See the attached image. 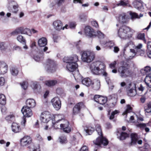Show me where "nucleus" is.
<instances>
[{
  "label": "nucleus",
  "mask_w": 151,
  "mask_h": 151,
  "mask_svg": "<svg viewBox=\"0 0 151 151\" xmlns=\"http://www.w3.org/2000/svg\"><path fill=\"white\" fill-rule=\"evenodd\" d=\"M29 32H30V30L29 29L27 28H24L23 27L22 30V34H26L28 35Z\"/></svg>",
  "instance_id": "864d4df0"
},
{
  "label": "nucleus",
  "mask_w": 151,
  "mask_h": 151,
  "mask_svg": "<svg viewBox=\"0 0 151 151\" xmlns=\"http://www.w3.org/2000/svg\"><path fill=\"white\" fill-rule=\"evenodd\" d=\"M147 48L149 50H151V41H149L147 42Z\"/></svg>",
  "instance_id": "774afa93"
},
{
  "label": "nucleus",
  "mask_w": 151,
  "mask_h": 151,
  "mask_svg": "<svg viewBox=\"0 0 151 151\" xmlns=\"http://www.w3.org/2000/svg\"><path fill=\"white\" fill-rule=\"evenodd\" d=\"M63 60L64 62H66L68 64L70 63L73 61H78V56L76 55H73L72 56L70 57H65L63 59Z\"/></svg>",
  "instance_id": "4468645a"
},
{
  "label": "nucleus",
  "mask_w": 151,
  "mask_h": 151,
  "mask_svg": "<svg viewBox=\"0 0 151 151\" xmlns=\"http://www.w3.org/2000/svg\"><path fill=\"white\" fill-rule=\"evenodd\" d=\"M26 106L31 109L35 107L36 105V102L35 100L32 99H27L26 102Z\"/></svg>",
  "instance_id": "aec40b11"
},
{
  "label": "nucleus",
  "mask_w": 151,
  "mask_h": 151,
  "mask_svg": "<svg viewBox=\"0 0 151 151\" xmlns=\"http://www.w3.org/2000/svg\"><path fill=\"white\" fill-rule=\"evenodd\" d=\"M5 82L4 78L3 77H0V86H3L4 85Z\"/></svg>",
  "instance_id": "052dcab7"
},
{
  "label": "nucleus",
  "mask_w": 151,
  "mask_h": 151,
  "mask_svg": "<svg viewBox=\"0 0 151 151\" xmlns=\"http://www.w3.org/2000/svg\"><path fill=\"white\" fill-rule=\"evenodd\" d=\"M77 62H75L73 61L70 63L67 64L66 65L67 68L70 72L74 71L76 70L78 66V65L76 63Z\"/></svg>",
  "instance_id": "f3484780"
},
{
  "label": "nucleus",
  "mask_w": 151,
  "mask_h": 151,
  "mask_svg": "<svg viewBox=\"0 0 151 151\" xmlns=\"http://www.w3.org/2000/svg\"><path fill=\"white\" fill-rule=\"evenodd\" d=\"M33 58L36 61H38L40 60V57L38 55H34Z\"/></svg>",
  "instance_id": "338daca9"
},
{
  "label": "nucleus",
  "mask_w": 151,
  "mask_h": 151,
  "mask_svg": "<svg viewBox=\"0 0 151 151\" xmlns=\"http://www.w3.org/2000/svg\"><path fill=\"white\" fill-rule=\"evenodd\" d=\"M132 29L129 27L123 25L121 26L118 31V36L121 38L126 39L131 37L132 35Z\"/></svg>",
  "instance_id": "7ed1b4c3"
},
{
  "label": "nucleus",
  "mask_w": 151,
  "mask_h": 151,
  "mask_svg": "<svg viewBox=\"0 0 151 151\" xmlns=\"http://www.w3.org/2000/svg\"><path fill=\"white\" fill-rule=\"evenodd\" d=\"M79 151H89V148L87 146L84 145L81 148Z\"/></svg>",
  "instance_id": "4d7b16f0"
},
{
  "label": "nucleus",
  "mask_w": 151,
  "mask_h": 151,
  "mask_svg": "<svg viewBox=\"0 0 151 151\" xmlns=\"http://www.w3.org/2000/svg\"><path fill=\"white\" fill-rule=\"evenodd\" d=\"M61 124L58 122H56L54 123L52 122V126L55 129H60Z\"/></svg>",
  "instance_id": "a18cd8bd"
},
{
  "label": "nucleus",
  "mask_w": 151,
  "mask_h": 151,
  "mask_svg": "<svg viewBox=\"0 0 151 151\" xmlns=\"http://www.w3.org/2000/svg\"><path fill=\"white\" fill-rule=\"evenodd\" d=\"M10 71L12 75L14 76H17L19 73L17 68L15 67H12L10 68Z\"/></svg>",
  "instance_id": "f704fd0d"
},
{
  "label": "nucleus",
  "mask_w": 151,
  "mask_h": 151,
  "mask_svg": "<svg viewBox=\"0 0 151 151\" xmlns=\"http://www.w3.org/2000/svg\"><path fill=\"white\" fill-rule=\"evenodd\" d=\"M20 85L22 88L24 90H26L27 88V83L26 81H24L21 83Z\"/></svg>",
  "instance_id": "603ef678"
},
{
  "label": "nucleus",
  "mask_w": 151,
  "mask_h": 151,
  "mask_svg": "<svg viewBox=\"0 0 151 151\" xmlns=\"http://www.w3.org/2000/svg\"><path fill=\"white\" fill-rule=\"evenodd\" d=\"M128 95L130 96L134 97L136 94V90L133 89H130L128 92Z\"/></svg>",
  "instance_id": "37998d69"
},
{
  "label": "nucleus",
  "mask_w": 151,
  "mask_h": 151,
  "mask_svg": "<svg viewBox=\"0 0 151 151\" xmlns=\"http://www.w3.org/2000/svg\"><path fill=\"white\" fill-rule=\"evenodd\" d=\"M143 2L141 0H136L133 2L134 7L138 9H141L143 6Z\"/></svg>",
  "instance_id": "393cba45"
},
{
  "label": "nucleus",
  "mask_w": 151,
  "mask_h": 151,
  "mask_svg": "<svg viewBox=\"0 0 151 151\" xmlns=\"http://www.w3.org/2000/svg\"><path fill=\"white\" fill-rule=\"evenodd\" d=\"M0 67L1 68L0 74H4L7 72L8 66L4 62L0 61Z\"/></svg>",
  "instance_id": "412c9836"
},
{
  "label": "nucleus",
  "mask_w": 151,
  "mask_h": 151,
  "mask_svg": "<svg viewBox=\"0 0 151 151\" xmlns=\"http://www.w3.org/2000/svg\"><path fill=\"white\" fill-rule=\"evenodd\" d=\"M86 107L84 103L82 102H80L75 104L72 109V114L75 116L81 113L83 109Z\"/></svg>",
  "instance_id": "423d86ee"
},
{
  "label": "nucleus",
  "mask_w": 151,
  "mask_h": 151,
  "mask_svg": "<svg viewBox=\"0 0 151 151\" xmlns=\"http://www.w3.org/2000/svg\"><path fill=\"white\" fill-rule=\"evenodd\" d=\"M87 17L84 14H82L79 16V18L81 20L85 21Z\"/></svg>",
  "instance_id": "680f3d73"
},
{
  "label": "nucleus",
  "mask_w": 151,
  "mask_h": 151,
  "mask_svg": "<svg viewBox=\"0 0 151 151\" xmlns=\"http://www.w3.org/2000/svg\"><path fill=\"white\" fill-rule=\"evenodd\" d=\"M57 83V81L56 80H47L45 82V84L48 86H52Z\"/></svg>",
  "instance_id": "c756f323"
},
{
  "label": "nucleus",
  "mask_w": 151,
  "mask_h": 151,
  "mask_svg": "<svg viewBox=\"0 0 151 151\" xmlns=\"http://www.w3.org/2000/svg\"><path fill=\"white\" fill-rule=\"evenodd\" d=\"M6 103V99L5 96L3 94H0V104L4 105Z\"/></svg>",
  "instance_id": "4c0bfd02"
},
{
  "label": "nucleus",
  "mask_w": 151,
  "mask_h": 151,
  "mask_svg": "<svg viewBox=\"0 0 151 151\" xmlns=\"http://www.w3.org/2000/svg\"><path fill=\"white\" fill-rule=\"evenodd\" d=\"M18 7L19 6L18 4L14 5L13 6V9H12L10 6H9L8 7V9L10 12L16 13L18 11Z\"/></svg>",
  "instance_id": "473e14b6"
},
{
  "label": "nucleus",
  "mask_w": 151,
  "mask_h": 151,
  "mask_svg": "<svg viewBox=\"0 0 151 151\" xmlns=\"http://www.w3.org/2000/svg\"><path fill=\"white\" fill-rule=\"evenodd\" d=\"M76 25V23L75 22H71L69 24V26L70 28H75Z\"/></svg>",
  "instance_id": "0e129e2a"
},
{
  "label": "nucleus",
  "mask_w": 151,
  "mask_h": 151,
  "mask_svg": "<svg viewBox=\"0 0 151 151\" xmlns=\"http://www.w3.org/2000/svg\"><path fill=\"white\" fill-rule=\"evenodd\" d=\"M47 43V40L45 37H42L39 40L38 44L40 47H45Z\"/></svg>",
  "instance_id": "cd10ccee"
},
{
  "label": "nucleus",
  "mask_w": 151,
  "mask_h": 151,
  "mask_svg": "<svg viewBox=\"0 0 151 151\" xmlns=\"http://www.w3.org/2000/svg\"><path fill=\"white\" fill-rule=\"evenodd\" d=\"M90 86L92 89L94 90L98 91L99 90L101 86L100 81L96 79L94 80Z\"/></svg>",
  "instance_id": "2eb2a0df"
},
{
  "label": "nucleus",
  "mask_w": 151,
  "mask_h": 151,
  "mask_svg": "<svg viewBox=\"0 0 151 151\" xmlns=\"http://www.w3.org/2000/svg\"><path fill=\"white\" fill-rule=\"evenodd\" d=\"M3 105L1 107V110L2 114L5 115L7 113V109L4 105Z\"/></svg>",
  "instance_id": "09e8293b"
},
{
  "label": "nucleus",
  "mask_w": 151,
  "mask_h": 151,
  "mask_svg": "<svg viewBox=\"0 0 151 151\" xmlns=\"http://www.w3.org/2000/svg\"><path fill=\"white\" fill-rule=\"evenodd\" d=\"M12 131L15 133H19L21 132L22 129L19 123L13 122L11 125Z\"/></svg>",
  "instance_id": "dca6fc26"
},
{
  "label": "nucleus",
  "mask_w": 151,
  "mask_h": 151,
  "mask_svg": "<svg viewBox=\"0 0 151 151\" xmlns=\"http://www.w3.org/2000/svg\"><path fill=\"white\" fill-rule=\"evenodd\" d=\"M47 70L48 72H55L57 68L56 62L53 60L48 59L47 61Z\"/></svg>",
  "instance_id": "0eeeda50"
},
{
  "label": "nucleus",
  "mask_w": 151,
  "mask_h": 151,
  "mask_svg": "<svg viewBox=\"0 0 151 151\" xmlns=\"http://www.w3.org/2000/svg\"><path fill=\"white\" fill-rule=\"evenodd\" d=\"M120 112L119 110H115L113 111L111 113V115L110 116L109 119L110 120H112L114 119L115 116H116V115H118L119 113Z\"/></svg>",
  "instance_id": "79ce46f5"
},
{
  "label": "nucleus",
  "mask_w": 151,
  "mask_h": 151,
  "mask_svg": "<svg viewBox=\"0 0 151 151\" xmlns=\"http://www.w3.org/2000/svg\"><path fill=\"white\" fill-rule=\"evenodd\" d=\"M118 133L120 134L119 136H118V138L121 140H125L129 137V134L127 132H122L119 133L118 131Z\"/></svg>",
  "instance_id": "b1692460"
},
{
  "label": "nucleus",
  "mask_w": 151,
  "mask_h": 151,
  "mask_svg": "<svg viewBox=\"0 0 151 151\" xmlns=\"http://www.w3.org/2000/svg\"><path fill=\"white\" fill-rule=\"evenodd\" d=\"M95 128L96 131L98 134L100 136L93 141L94 145L97 146V149L95 148L94 149V150L95 151H97V149L99 147H100L101 145L105 146H106L108 144L109 142L106 138L103 137L100 125L99 124H96V125Z\"/></svg>",
  "instance_id": "f03ea898"
},
{
  "label": "nucleus",
  "mask_w": 151,
  "mask_h": 151,
  "mask_svg": "<svg viewBox=\"0 0 151 151\" xmlns=\"http://www.w3.org/2000/svg\"><path fill=\"white\" fill-rule=\"evenodd\" d=\"M134 45V43L132 41H129L125 45L124 47V50H125L128 47L130 46H132Z\"/></svg>",
  "instance_id": "5fc2aeb1"
},
{
  "label": "nucleus",
  "mask_w": 151,
  "mask_h": 151,
  "mask_svg": "<svg viewBox=\"0 0 151 151\" xmlns=\"http://www.w3.org/2000/svg\"><path fill=\"white\" fill-rule=\"evenodd\" d=\"M84 130L86 132L88 135H91L94 131L95 129L94 127L88 125H86L84 127Z\"/></svg>",
  "instance_id": "a878e982"
},
{
  "label": "nucleus",
  "mask_w": 151,
  "mask_h": 151,
  "mask_svg": "<svg viewBox=\"0 0 151 151\" xmlns=\"http://www.w3.org/2000/svg\"><path fill=\"white\" fill-rule=\"evenodd\" d=\"M122 65L118 69V72L121 77L126 78L130 76L132 74V71L129 68V64L126 62L123 61Z\"/></svg>",
  "instance_id": "20e7f679"
},
{
  "label": "nucleus",
  "mask_w": 151,
  "mask_h": 151,
  "mask_svg": "<svg viewBox=\"0 0 151 151\" xmlns=\"http://www.w3.org/2000/svg\"><path fill=\"white\" fill-rule=\"evenodd\" d=\"M151 70V68L150 67L147 66L144 68L143 70H142L141 71V73L144 75L147 74Z\"/></svg>",
  "instance_id": "a19ab883"
},
{
  "label": "nucleus",
  "mask_w": 151,
  "mask_h": 151,
  "mask_svg": "<svg viewBox=\"0 0 151 151\" xmlns=\"http://www.w3.org/2000/svg\"><path fill=\"white\" fill-rule=\"evenodd\" d=\"M51 102L53 107L56 110H58L61 108V101L59 97H54L51 100Z\"/></svg>",
  "instance_id": "9b49d317"
},
{
  "label": "nucleus",
  "mask_w": 151,
  "mask_h": 151,
  "mask_svg": "<svg viewBox=\"0 0 151 151\" xmlns=\"http://www.w3.org/2000/svg\"><path fill=\"white\" fill-rule=\"evenodd\" d=\"M17 40L23 45L26 43V40L23 36L21 35H19L17 37Z\"/></svg>",
  "instance_id": "58836bf2"
},
{
  "label": "nucleus",
  "mask_w": 151,
  "mask_h": 151,
  "mask_svg": "<svg viewBox=\"0 0 151 151\" xmlns=\"http://www.w3.org/2000/svg\"><path fill=\"white\" fill-rule=\"evenodd\" d=\"M145 34L144 33H139L137 34V38L139 40H142L144 42L146 43V41L145 37Z\"/></svg>",
  "instance_id": "e433bc0d"
},
{
  "label": "nucleus",
  "mask_w": 151,
  "mask_h": 151,
  "mask_svg": "<svg viewBox=\"0 0 151 151\" xmlns=\"http://www.w3.org/2000/svg\"><path fill=\"white\" fill-rule=\"evenodd\" d=\"M85 35L90 37H96V35L95 34L94 30L89 26H86L84 29Z\"/></svg>",
  "instance_id": "9d476101"
},
{
  "label": "nucleus",
  "mask_w": 151,
  "mask_h": 151,
  "mask_svg": "<svg viewBox=\"0 0 151 151\" xmlns=\"http://www.w3.org/2000/svg\"><path fill=\"white\" fill-rule=\"evenodd\" d=\"M145 123H140L137 125V126L139 127L141 130H143L145 129V130L146 132H148L149 131V129L148 127H146L147 124Z\"/></svg>",
  "instance_id": "2f4dec72"
},
{
  "label": "nucleus",
  "mask_w": 151,
  "mask_h": 151,
  "mask_svg": "<svg viewBox=\"0 0 151 151\" xmlns=\"http://www.w3.org/2000/svg\"><path fill=\"white\" fill-rule=\"evenodd\" d=\"M18 34H22V32L23 30V27H20L17 28L16 29Z\"/></svg>",
  "instance_id": "e2e57ef3"
},
{
  "label": "nucleus",
  "mask_w": 151,
  "mask_h": 151,
  "mask_svg": "<svg viewBox=\"0 0 151 151\" xmlns=\"http://www.w3.org/2000/svg\"><path fill=\"white\" fill-rule=\"evenodd\" d=\"M116 62L115 61H114L113 62L109 64V67L111 69L115 68L116 67Z\"/></svg>",
  "instance_id": "6e6d98bb"
},
{
  "label": "nucleus",
  "mask_w": 151,
  "mask_h": 151,
  "mask_svg": "<svg viewBox=\"0 0 151 151\" xmlns=\"http://www.w3.org/2000/svg\"><path fill=\"white\" fill-rule=\"evenodd\" d=\"M93 81L90 78H85L83 79L82 81V83L83 85L87 87H90L91 86Z\"/></svg>",
  "instance_id": "bb28decb"
},
{
  "label": "nucleus",
  "mask_w": 151,
  "mask_h": 151,
  "mask_svg": "<svg viewBox=\"0 0 151 151\" xmlns=\"http://www.w3.org/2000/svg\"><path fill=\"white\" fill-rule=\"evenodd\" d=\"M5 119L9 123L13 122L15 120V115L13 113H11L5 117Z\"/></svg>",
  "instance_id": "5701e85b"
},
{
  "label": "nucleus",
  "mask_w": 151,
  "mask_h": 151,
  "mask_svg": "<svg viewBox=\"0 0 151 151\" xmlns=\"http://www.w3.org/2000/svg\"><path fill=\"white\" fill-rule=\"evenodd\" d=\"M126 15L124 13L120 14L119 16V21L120 23L124 24L126 22Z\"/></svg>",
  "instance_id": "c85d7f7f"
},
{
  "label": "nucleus",
  "mask_w": 151,
  "mask_h": 151,
  "mask_svg": "<svg viewBox=\"0 0 151 151\" xmlns=\"http://www.w3.org/2000/svg\"><path fill=\"white\" fill-rule=\"evenodd\" d=\"M32 86L34 90H37L39 87H40V85H39L37 82L33 83L32 85Z\"/></svg>",
  "instance_id": "de8ad7c7"
},
{
  "label": "nucleus",
  "mask_w": 151,
  "mask_h": 151,
  "mask_svg": "<svg viewBox=\"0 0 151 151\" xmlns=\"http://www.w3.org/2000/svg\"><path fill=\"white\" fill-rule=\"evenodd\" d=\"M142 44L141 43L139 44L137 46H135L134 47V49L138 50H139L140 49L142 48Z\"/></svg>",
  "instance_id": "69168bd1"
},
{
  "label": "nucleus",
  "mask_w": 151,
  "mask_h": 151,
  "mask_svg": "<svg viewBox=\"0 0 151 151\" xmlns=\"http://www.w3.org/2000/svg\"><path fill=\"white\" fill-rule=\"evenodd\" d=\"M0 50L2 52H6L9 50L8 46L4 45L3 43H0Z\"/></svg>",
  "instance_id": "ea45409f"
},
{
  "label": "nucleus",
  "mask_w": 151,
  "mask_h": 151,
  "mask_svg": "<svg viewBox=\"0 0 151 151\" xmlns=\"http://www.w3.org/2000/svg\"><path fill=\"white\" fill-rule=\"evenodd\" d=\"M60 129L63 130V131L66 133H70L71 131V128L69 126V123L67 121L65 123L61 124Z\"/></svg>",
  "instance_id": "ddd939ff"
},
{
  "label": "nucleus",
  "mask_w": 151,
  "mask_h": 151,
  "mask_svg": "<svg viewBox=\"0 0 151 151\" xmlns=\"http://www.w3.org/2000/svg\"><path fill=\"white\" fill-rule=\"evenodd\" d=\"M53 25L56 30L60 31L62 28L63 23L60 20H57L53 22Z\"/></svg>",
  "instance_id": "a211bd4d"
},
{
  "label": "nucleus",
  "mask_w": 151,
  "mask_h": 151,
  "mask_svg": "<svg viewBox=\"0 0 151 151\" xmlns=\"http://www.w3.org/2000/svg\"><path fill=\"white\" fill-rule=\"evenodd\" d=\"M81 59L84 62L90 63L95 58V55L93 52L84 51L82 52Z\"/></svg>",
  "instance_id": "39448f33"
},
{
  "label": "nucleus",
  "mask_w": 151,
  "mask_h": 151,
  "mask_svg": "<svg viewBox=\"0 0 151 151\" xmlns=\"http://www.w3.org/2000/svg\"><path fill=\"white\" fill-rule=\"evenodd\" d=\"M145 111L147 113L151 112V101L147 103L144 107Z\"/></svg>",
  "instance_id": "72a5a7b5"
},
{
  "label": "nucleus",
  "mask_w": 151,
  "mask_h": 151,
  "mask_svg": "<svg viewBox=\"0 0 151 151\" xmlns=\"http://www.w3.org/2000/svg\"><path fill=\"white\" fill-rule=\"evenodd\" d=\"M145 75H146V76L145 79V82L147 86L149 87L150 88H151V85H149V83H147L146 81H150V80L151 79V78H150V77L148 76V74H146Z\"/></svg>",
  "instance_id": "3c124183"
},
{
  "label": "nucleus",
  "mask_w": 151,
  "mask_h": 151,
  "mask_svg": "<svg viewBox=\"0 0 151 151\" xmlns=\"http://www.w3.org/2000/svg\"><path fill=\"white\" fill-rule=\"evenodd\" d=\"M124 0H121L120 2L117 4L118 6H127V4L124 1Z\"/></svg>",
  "instance_id": "13d9d810"
},
{
  "label": "nucleus",
  "mask_w": 151,
  "mask_h": 151,
  "mask_svg": "<svg viewBox=\"0 0 151 151\" xmlns=\"http://www.w3.org/2000/svg\"><path fill=\"white\" fill-rule=\"evenodd\" d=\"M107 48L111 49L115 45L114 42L112 41L104 42L103 43Z\"/></svg>",
  "instance_id": "7c9ffc66"
},
{
  "label": "nucleus",
  "mask_w": 151,
  "mask_h": 151,
  "mask_svg": "<svg viewBox=\"0 0 151 151\" xmlns=\"http://www.w3.org/2000/svg\"><path fill=\"white\" fill-rule=\"evenodd\" d=\"M129 14L132 19L137 18L139 17L138 15L136 13L133 12H131Z\"/></svg>",
  "instance_id": "49530a36"
},
{
  "label": "nucleus",
  "mask_w": 151,
  "mask_h": 151,
  "mask_svg": "<svg viewBox=\"0 0 151 151\" xmlns=\"http://www.w3.org/2000/svg\"><path fill=\"white\" fill-rule=\"evenodd\" d=\"M105 128L107 129H110L112 127L111 123L109 122H106L105 123Z\"/></svg>",
  "instance_id": "bf43d9fd"
},
{
  "label": "nucleus",
  "mask_w": 151,
  "mask_h": 151,
  "mask_svg": "<svg viewBox=\"0 0 151 151\" xmlns=\"http://www.w3.org/2000/svg\"><path fill=\"white\" fill-rule=\"evenodd\" d=\"M50 119V117H48V115L45 114V112L42 113L40 116V120L42 122L47 123L49 121Z\"/></svg>",
  "instance_id": "4be33fe9"
},
{
  "label": "nucleus",
  "mask_w": 151,
  "mask_h": 151,
  "mask_svg": "<svg viewBox=\"0 0 151 151\" xmlns=\"http://www.w3.org/2000/svg\"><path fill=\"white\" fill-rule=\"evenodd\" d=\"M130 137L131 142L129 144V146L136 144L138 140V135L137 133H132L131 134Z\"/></svg>",
  "instance_id": "6ab92c4d"
},
{
  "label": "nucleus",
  "mask_w": 151,
  "mask_h": 151,
  "mask_svg": "<svg viewBox=\"0 0 151 151\" xmlns=\"http://www.w3.org/2000/svg\"><path fill=\"white\" fill-rule=\"evenodd\" d=\"M21 111L24 117H29L33 115V112L31 109L26 106H24L22 107Z\"/></svg>",
  "instance_id": "1a4fd4ad"
},
{
  "label": "nucleus",
  "mask_w": 151,
  "mask_h": 151,
  "mask_svg": "<svg viewBox=\"0 0 151 151\" xmlns=\"http://www.w3.org/2000/svg\"><path fill=\"white\" fill-rule=\"evenodd\" d=\"M32 142L31 138L29 136H25L21 139L20 144L22 146H27L30 145Z\"/></svg>",
  "instance_id": "6e6552de"
},
{
  "label": "nucleus",
  "mask_w": 151,
  "mask_h": 151,
  "mask_svg": "<svg viewBox=\"0 0 151 151\" xmlns=\"http://www.w3.org/2000/svg\"><path fill=\"white\" fill-rule=\"evenodd\" d=\"M59 142L61 144L66 143L67 142V136L65 135H63L58 138Z\"/></svg>",
  "instance_id": "c9c22d12"
},
{
  "label": "nucleus",
  "mask_w": 151,
  "mask_h": 151,
  "mask_svg": "<svg viewBox=\"0 0 151 151\" xmlns=\"http://www.w3.org/2000/svg\"><path fill=\"white\" fill-rule=\"evenodd\" d=\"M94 99L96 102L102 104H104L107 101V98L100 95H96L94 96Z\"/></svg>",
  "instance_id": "f8f14e48"
},
{
  "label": "nucleus",
  "mask_w": 151,
  "mask_h": 151,
  "mask_svg": "<svg viewBox=\"0 0 151 151\" xmlns=\"http://www.w3.org/2000/svg\"><path fill=\"white\" fill-rule=\"evenodd\" d=\"M127 108L126 109L123 113L124 115L127 114V113H130L132 111V108L131 106L130 105H127Z\"/></svg>",
  "instance_id": "c03bdc74"
},
{
  "label": "nucleus",
  "mask_w": 151,
  "mask_h": 151,
  "mask_svg": "<svg viewBox=\"0 0 151 151\" xmlns=\"http://www.w3.org/2000/svg\"><path fill=\"white\" fill-rule=\"evenodd\" d=\"M97 36L100 39L103 38L104 37V34L100 31H97Z\"/></svg>",
  "instance_id": "8fccbe9b"
},
{
  "label": "nucleus",
  "mask_w": 151,
  "mask_h": 151,
  "mask_svg": "<svg viewBox=\"0 0 151 151\" xmlns=\"http://www.w3.org/2000/svg\"><path fill=\"white\" fill-rule=\"evenodd\" d=\"M90 69L92 73L96 75L100 74L104 76H106L107 73L106 71V67L104 64L99 61L91 63L90 65Z\"/></svg>",
  "instance_id": "f257e3e1"
}]
</instances>
